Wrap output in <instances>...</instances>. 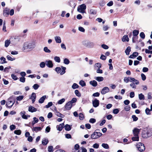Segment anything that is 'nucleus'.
<instances>
[{"mask_svg":"<svg viewBox=\"0 0 152 152\" xmlns=\"http://www.w3.org/2000/svg\"><path fill=\"white\" fill-rule=\"evenodd\" d=\"M82 44L85 46L89 48H92L95 46L94 43L93 42L84 40L82 42Z\"/></svg>","mask_w":152,"mask_h":152,"instance_id":"f257e3e1","label":"nucleus"},{"mask_svg":"<svg viewBox=\"0 0 152 152\" xmlns=\"http://www.w3.org/2000/svg\"><path fill=\"white\" fill-rule=\"evenodd\" d=\"M35 47V44L34 42H32L28 43V42H25L23 45V48L24 49H33Z\"/></svg>","mask_w":152,"mask_h":152,"instance_id":"f03ea898","label":"nucleus"},{"mask_svg":"<svg viewBox=\"0 0 152 152\" xmlns=\"http://www.w3.org/2000/svg\"><path fill=\"white\" fill-rule=\"evenodd\" d=\"M61 68L60 67H56L55 68V71L58 73H60V74L62 75L64 74L65 73V70L66 69V68L65 67L61 66Z\"/></svg>","mask_w":152,"mask_h":152,"instance_id":"7ed1b4c3","label":"nucleus"},{"mask_svg":"<svg viewBox=\"0 0 152 152\" xmlns=\"http://www.w3.org/2000/svg\"><path fill=\"white\" fill-rule=\"evenodd\" d=\"M86 9V6L85 4H83L77 7V10L80 12L83 13H85V10Z\"/></svg>","mask_w":152,"mask_h":152,"instance_id":"20e7f679","label":"nucleus"},{"mask_svg":"<svg viewBox=\"0 0 152 152\" xmlns=\"http://www.w3.org/2000/svg\"><path fill=\"white\" fill-rule=\"evenodd\" d=\"M124 81L125 82L127 83L129 81L132 82V81H136V82L135 83V84L137 85L139 84V82L138 81L135 80L134 78L131 77H125L124 79Z\"/></svg>","mask_w":152,"mask_h":152,"instance_id":"39448f33","label":"nucleus"},{"mask_svg":"<svg viewBox=\"0 0 152 152\" xmlns=\"http://www.w3.org/2000/svg\"><path fill=\"white\" fill-rule=\"evenodd\" d=\"M136 146L137 149L140 152L144 151L145 149L144 145L140 142L138 143Z\"/></svg>","mask_w":152,"mask_h":152,"instance_id":"423d86ee","label":"nucleus"},{"mask_svg":"<svg viewBox=\"0 0 152 152\" xmlns=\"http://www.w3.org/2000/svg\"><path fill=\"white\" fill-rule=\"evenodd\" d=\"M102 135V134L101 133L95 131L91 135V137L93 139H97L101 136Z\"/></svg>","mask_w":152,"mask_h":152,"instance_id":"0eeeda50","label":"nucleus"},{"mask_svg":"<svg viewBox=\"0 0 152 152\" xmlns=\"http://www.w3.org/2000/svg\"><path fill=\"white\" fill-rule=\"evenodd\" d=\"M12 97H10L9 98L7 103L6 104L7 107L10 108L12 107L15 102V100L13 101L12 100Z\"/></svg>","mask_w":152,"mask_h":152,"instance_id":"6e6552de","label":"nucleus"},{"mask_svg":"<svg viewBox=\"0 0 152 152\" xmlns=\"http://www.w3.org/2000/svg\"><path fill=\"white\" fill-rule=\"evenodd\" d=\"M72 104L71 103V102H68L64 106V108L65 109V110H70L72 107Z\"/></svg>","mask_w":152,"mask_h":152,"instance_id":"1a4fd4ad","label":"nucleus"},{"mask_svg":"<svg viewBox=\"0 0 152 152\" xmlns=\"http://www.w3.org/2000/svg\"><path fill=\"white\" fill-rule=\"evenodd\" d=\"M93 106L95 107H98L99 105V101L96 99H95L92 101Z\"/></svg>","mask_w":152,"mask_h":152,"instance_id":"9d476101","label":"nucleus"},{"mask_svg":"<svg viewBox=\"0 0 152 152\" xmlns=\"http://www.w3.org/2000/svg\"><path fill=\"white\" fill-rule=\"evenodd\" d=\"M25 114L26 112L24 111L21 112L20 113V115L22 116V118L24 119H27L28 117H30V115H25Z\"/></svg>","mask_w":152,"mask_h":152,"instance_id":"9b49d317","label":"nucleus"},{"mask_svg":"<svg viewBox=\"0 0 152 152\" xmlns=\"http://www.w3.org/2000/svg\"><path fill=\"white\" fill-rule=\"evenodd\" d=\"M109 91V89L108 87L104 88L102 90L101 93L102 94H104Z\"/></svg>","mask_w":152,"mask_h":152,"instance_id":"f8f14e48","label":"nucleus"},{"mask_svg":"<svg viewBox=\"0 0 152 152\" xmlns=\"http://www.w3.org/2000/svg\"><path fill=\"white\" fill-rule=\"evenodd\" d=\"M46 65L49 68H52L53 66L52 62L51 60H48L45 62Z\"/></svg>","mask_w":152,"mask_h":152,"instance_id":"ddd939ff","label":"nucleus"},{"mask_svg":"<svg viewBox=\"0 0 152 152\" xmlns=\"http://www.w3.org/2000/svg\"><path fill=\"white\" fill-rule=\"evenodd\" d=\"M140 130L138 129L135 128L133 130V133L134 136H138V134L140 132Z\"/></svg>","mask_w":152,"mask_h":152,"instance_id":"4468645a","label":"nucleus"},{"mask_svg":"<svg viewBox=\"0 0 152 152\" xmlns=\"http://www.w3.org/2000/svg\"><path fill=\"white\" fill-rule=\"evenodd\" d=\"M36 97V94L34 93H32L30 99L32 100V103H34L35 101Z\"/></svg>","mask_w":152,"mask_h":152,"instance_id":"2eb2a0df","label":"nucleus"},{"mask_svg":"<svg viewBox=\"0 0 152 152\" xmlns=\"http://www.w3.org/2000/svg\"><path fill=\"white\" fill-rule=\"evenodd\" d=\"M9 9L6 8L3 11V15L4 16H7L9 14Z\"/></svg>","mask_w":152,"mask_h":152,"instance_id":"dca6fc26","label":"nucleus"},{"mask_svg":"<svg viewBox=\"0 0 152 152\" xmlns=\"http://www.w3.org/2000/svg\"><path fill=\"white\" fill-rule=\"evenodd\" d=\"M28 110L30 112L33 113L36 111L37 109L32 106H30L28 108Z\"/></svg>","mask_w":152,"mask_h":152,"instance_id":"f3484780","label":"nucleus"},{"mask_svg":"<svg viewBox=\"0 0 152 152\" xmlns=\"http://www.w3.org/2000/svg\"><path fill=\"white\" fill-rule=\"evenodd\" d=\"M138 55V53L137 52H134L131 55L129 56V58H134L137 56Z\"/></svg>","mask_w":152,"mask_h":152,"instance_id":"a211bd4d","label":"nucleus"},{"mask_svg":"<svg viewBox=\"0 0 152 152\" xmlns=\"http://www.w3.org/2000/svg\"><path fill=\"white\" fill-rule=\"evenodd\" d=\"M42 128L39 127H33L32 129V130L35 131V132H37L38 131H40L41 130Z\"/></svg>","mask_w":152,"mask_h":152,"instance_id":"6ab92c4d","label":"nucleus"},{"mask_svg":"<svg viewBox=\"0 0 152 152\" xmlns=\"http://www.w3.org/2000/svg\"><path fill=\"white\" fill-rule=\"evenodd\" d=\"M54 39L56 43H60L61 42V39L60 37L57 36H55L54 37Z\"/></svg>","mask_w":152,"mask_h":152,"instance_id":"aec40b11","label":"nucleus"},{"mask_svg":"<svg viewBox=\"0 0 152 152\" xmlns=\"http://www.w3.org/2000/svg\"><path fill=\"white\" fill-rule=\"evenodd\" d=\"M129 40V39L127 35H125L124 36L122 39V41L124 42L126 41L128 42Z\"/></svg>","mask_w":152,"mask_h":152,"instance_id":"412c9836","label":"nucleus"},{"mask_svg":"<svg viewBox=\"0 0 152 152\" xmlns=\"http://www.w3.org/2000/svg\"><path fill=\"white\" fill-rule=\"evenodd\" d=\"M46 97V96L45 95L43 96H42L39 99V102L41 104L43 103L44 102Z\"/></svg>","mask_w":152,"mask_h":152,"instance_id":"4be33fe9","label":"nucleus"},{"mask_svg":"<svg viewBox=\"0 0 152 152\" xmlns=\"http://www.w3.org/2000/svg\"><path fill=\"white\" fill-rule=\"evenodd\" d=\"M90 84L94 87H96L97 85V82L95 80L90 81Z\"/></svg>","mask_w":152,"mask_h":152,"instance_id":"5701e85b","label":"nucleus"},{"mask_svg":"<svg viewBox=\"0 0 152 152\" xmlns=\"http://www.w3.org/2000/svg\"><path fill=\"white\" fill-rule=\"evenodd\" d=\"M64 123L60 124L57 127L58 130L59 131H61L64 128Z\"/></svg>","mask_w":152,"mask_h":152,"instance_id":"b1692460","label":"nucleus"},{"mask_svg":"<svg viewBox=\"0 0 152 152\" xmlns=\"http://www.w3.org/2000/svg\"><path fill=\"white\" fill-rule=\"evenodd\" d=\"M6 61V59L3 57H1L0 58V64H3L7 63Z\"/></svg>","mask_w":152,"mask_h":152,"instance_id":"393cba45","label":"nucleus"},{"mask_svg":"<svg viewBox=\"0 0 152 152\" xmlns=\"http://www.w3.org/2000/svg\"><path fill=\"white\" fill-rule=\"evenodd\" d=\"M131 51V48L129 46L127 47L125 50V52L126 55H128L129 54V53Z\"/></svg>","mask_w":152,"mask_h":152,"instance_id":"a878e982","label":"nucleus"},{"mask_svg":"<svg viewBox=\"0 0 152 152\" xmlns=\"http://www.w3.org/2000/svg\"><path fill=\"white\" fill-rule=\"evenodd\" d=\"M95 79L98 82L102 81L104 80L103 77H96Z\"/></svg>","mask_w":152,"mask_h":152,"instance_id":"bb28decb","label":"nucleus"},{"mask_svg":"<svg viewBox=\"0 0 152 152\" xmlns=\"http://www.w3.org/2000/svg\"><path fill=\"white\" fill-rule=\"evenodd\" d=\"M7 59L10 61H13L15 60V58H12V56L8 55L7 56Z\"/></svg>","mask_w":152,"mask_h":152,"instance_id":"cd10ccee","label":"nucleus"},{"mask_svg":"<svg viewBox=\"0 0 152 152\" xmlns=\"http://www.w3.org/2000/svg\"><path fill=\"white\" fill-rule=\"evenodd\" d=\"M48 142V140L47 139H44L42 140V143L44 145H46Z\"/></svg>","mask_w":152,"mask_h":152,"instance_id":"c85d7f7f","label":"nucleus"},{"mask_svg":"<svg viewBox=\"0 0 152 152\" xmlns=\"http://www.w3.org/2000/svg\"><path fill=\"white\" fill-rule=\"evenodd\" d=\"M139 99L141 100H144L145 99V97L144 95L142 94L141 93L138 95Z\"/></svg>","mask_w":152,"mask_h":152,"instance_id":"c756f323","label":"nucleus"},{"mask_svg":"<svg viewBox=\"0 0 152 152\" xmlns=\"http://www.w3.org/2000/svg\"><path fill=\"white\" fill-rule=\"evenodd\" d=\"M65 130L66 131H69L71 129V128L70 126L68 124H66L64 126Z\"/></svg>","mask_w":152,"mask_h":152,"instance_id":"7c9ffc66","label":"nucleus"},{"mask_svg":"<svg viewBox=\"0 0 152 152\" xmlns=\"http://www.w3.org/2000/svg\"><path fill=\"white\" fill-rule=\"evenodd\" d=\"M54 59L55 61L58 63L60 62V59L59 57L57 56H56L54 57Z\"/></svg>","mask_w":152,"mask_h":152,"instance_id":"2f4dec72","label":"nucleus"},{"mask_svg":"<svg viewBox=\"0 0 152 152\" xmlns=\"http://www.w3.org/2000/svg\"><path fill=\"white\" fill-rule=\"evenodd\" d=\"M10 40H7L5 41V46L6 47H7L10 45Z\"/></svg>","mask_w":152,"mask_h":152,"instance_id":"473e14b6","label":"nucleus"},{"mask_svg":"<svg viewBox=\"0 0 152 152\" xmlns=\"http://www.w3.org/2000/svg\"><path fill=\"white\" fill-rule=\"evenodd\" d=\"M151 110H150L148 108H147L145 110V113L147 115H150L151 114V113L150 112L151 111Z\"/></svg>","mask_w":152,"mask_h":152,"instance_id":"72a5a7b5","label":"nucleus"},{"mask_svg":"<svg viewBox=\"0 0 152 152\" xmlns=\"http://www.w3.org/2000/svg\"><path fill=\"white\" fill-rule=\"evenodd\" d=\"M43 50L45 52L47 53H50L51 52V51L47 47L44 48Z\"/></svg>","mask_w":152,"mask_h":152,"instance_id":"f704fd0d","label":"nucleus"},{"mask_svg":"<svg viewBox=\"0 0 152 152\" xmlns=\"http://www.w3.org/2000/svg\"><path fill=\"white\" fill-rule=\"evenodd\" d=\"M79 87V86L76 83H74L72 86V87L73 89H75L78 88Z\"/></svg>","mask_w":152,"mask_h":152,"instance_id":"c9c22d12","label":"nucleus"},{"mask_svg":"<svg viewBox=\"0 0 152 152\" xmlns=\"http://www.w3.org/2000/svg\"><path fill=\"white\" fill-rule=\"evenodd\" d=\"M139 33V31L138 30H134L133 31V36H137Z\"/></svg>","mask_w":152,"mask_h":152,"instance_id":"e433bc0d","label":"nucleus"},{"mask_svg":"<svg viewBox=\"0 0 152 152\" xmlns=\"http://www.w3.org/2000/svg\"><path fill=\"white\" fill-rule=\"evenodd\" d=\"M102 146L105 149H108L109 148L108 145L107 144L103 143L102 145Z\"/></svg>","mask_w":152,"mask_h":152,"instance_id":"4c0bfd02","label":"nucleus"},{"mask_svg":"<svg viewBox=\"0 0 152 152\" xmlns=\"http://www.w3.org/2000/svg\"><path fill=\"white\" fill-rule=\"evenodd\" d=\"M65 101V99L64 98H63L59 100L58 102V104H61L63 103Z\"/></svg>","mask_w":152,"mask_h":152,"instance_id":"58836bf2","label":"nucleus"},{"mask_svg":"<svg viewBox=\"0 0 152 152\" xmlns=\"http://www.w3.org/2000/svg\"><path fill=\"white\" fill-rule=\"evenodd\" d=\"M101 67V64L100 63H98L95 64V67L98 69H100Z\"/></svg>","mask_w":152,"mask_h":152,"instance_id":"ea45409f","label":"nucleus"},{"mask_svg":"<svg viewBox=\"0 0 152 152\" xmlns=\"http://www.w3.org/2000/svg\"><path fill=\"white\" fill-rule=\"evenodd\" d=\"M79 84L82 87L86 85L85 82L83 80H81L80 81Z\"/></svg>","mask_w":152,"mask_h":152,"instance_id":"a19ab883","label":"nucleus"},{"mask_svg":"<svg viewBox=\"0 0 152 152\" xmlns=\"http://www.w3.org/2000/svg\"><path fill=\"white\" fill-rule=\"evenodd\" d=\"M75 92V94L78 97L81 96V94L77 90H76Z\"/></svg>","mask_w":152,"mask_h":152,"instance_id":"79ce46f5","label":"nucleus"},{"mask_svg":"<svg viewBox=\"0 0 152 152\" xmlns=\"http://www.w3.org/2000/svg\"><path fill=\"white\" fill-rule=\"evenodd\" d=\"M48 149L49 152H53V148L52 146H49Z\"/></svg>","mask_w":152,"mask_h":152,"instance_id":"37998d69","label":"nucleus"},{"mask_svg":"<svg viewBox=\"0 0 152 152\" xmlns=\"http://www.w3.org/2000/svg\"><path fill=\"white\" fill-rule=\"evenodd\" d=\"M14 133L15 134L19 135L21 134V131L20 130H15L14 131Z\"/></svg>","mask_w":152,"mask_h":152,"instance_id":"c03bdc74","label":"nucleus"},{"mask_svg":"<svg viewBox=\"0 0 152 152\" xmlns=\"http://www.w3.org/2000/svg\"><path fill=\"white\" fill-rule=\"evenodd\" d=\"M70 62L69 61L67 58H65L64 59V63L66 64H68Z\"/></svg>","mask_w":152,"mask_h":152,"instance_id":"a18cd8bd","label":"nucleus"},{"mask_svg":"<svg viewBox=\"0 0 152 152\" xmlns=\"http://www.w3.org/2000/svg\"><path fill=\"white\" fill-rule=\"evenodd\" d=\"M132 139L134 141H138L139 140V137L138 136H134V137L132 138Z\"/></svg>","mask_w":152,"mask_h":152,"instance_id":"49530a36","label":"nucleus"},{"mask_svg":"<svg viewBox=\"0 0 152 152\" xmlns=\"http://www.w3.org/2000/svg\"><path fill=\"white\" fill-rule=\"evenodd\" d=\"M79 118L80 120H83L84 118L83 115L82 113H80L79 115Z\"/></svg>","mask_w":152,"mask_h":152,"instance_id":"de8ad7c7","label":"nucleus"},{"mask_svg":"<svg viewBox=\"0 0 152 152\" xmlns=\"http://www.w3.org/2000/svg\"><path fill=\"white\" fill-rule=\"evenodd\" d=\"M105 4V1L104 0H101L99 3V5L101 6H104Z\"/></svg>","mask_w":152,"mask_h":152,"instance_id":"09e8293b","label":"nucleus"},{"mask_svg":"<svg viewBox=\"0 0 152 152\" xmlns=\"http://www.w3.org/2000/svg\"><path fill=\"white\" fill-rule=\"evenodd\" d=\"M23 96H20L17 97L16 99L18 101H21L23 99Z\"/></svg>","mask_w":152,"mask_h":152,"instance_id":"8fccbe9b","label":"nucleus"},{"mask_svg":"<svg viewBox=\"0 0 152 152\" xmlns=\"http://www.w3.org/2000/svg\"><path fill=\"white\" fill-rule=\"evenodd\" d=\"M39 86V85L38 84H35L33 85V87L35 90H37Z\"/></svg>","mask_w":152,"mask_h":152,"instance_id":"3c124183","label":"nucleus"},{"mask_svg":"<svg viewBox=\"0 0 152 152\" xmlns=\"http://www.w3.org/2000/svg\"><path fill=\"white\" fill-rule=\"evenodd\" d=\"M132 118L133 119V121H136L138 119V118L134 115L132 116Z\"/></svg>","mask_w":152,"mask_h":152,"instance_id":"603ef678","label":"nucleus"},{"mask_svg":"<svg viewBox=\"0 0 152 152\" xmlns=\"http://www.w3.org/2000/svg\"><path fill=\"white\" fill-rule=\"evenodd\" d=\"M53 105V103L52 102H49L48 103L47 105H46L45 107L46 108H48L52 106Z\"/></svg>","mask_w":152,"mask_h":152,"instance_id":"864d4df0","label":"nucleus"},{"mask_svg":"<svg viewBox=\"0 0 152 152\" xmlns=\"http://www.w3.org/2000/svg\"><path fill=\"white\" fill-rule=\"evenodd\" d=\"M141 75L142 80L143 81L145 80L146 79L145 75L143 73L141 74Z\"/></svg>","mask_w":152,"mask_h":152,"instance_id":"5fc2aeb1","label":"nucleus"},{"mask_svg":"<svg viewBox=\"0 0 152 152\" xmlns=\"http://www.w3.org/2000/svg\"><path fill=\"white\" fill-rule=\"evenodd\" d=\"M45 65V64L44 62H41L40 64V66L41 68H44Z\"/></svg>","mask_w":152,"mask_h":152,"instance_id":"6e6d98bb","label":"nucleus"},{"mask_svg":"<svg viewBox=\"0 0 152 152\" xmlns=\"http://www.w3.org/2000/svg\"><path fill=\"white\" fill-rule=\"evenodd\" d=\"M16 129V126L14 125H12L10 126V129L11 130H12Z\"/></svg>","mask_w":152,"mask_h":152,"instance_id":"4d7b16f0","label":"nucleus"},{"mask_svg":"<svg viewBox=\"0 0 152 152\" xmlns=\"http://www.w3.org/2000/svg\"><path fill=\"white\" fill-rule=\"evenodd\" d=\"M76 101L77 99L76 98H73L72 99L71 101L69 102H71V103L72 104L73 103L76 102Z\"/></svg>","mask_w":152,"mask_h":152,"instance_id":"13d9d810","label":"nucleus"},{"mask_svg":"<svg viewBox=\"0 0 152 152\" xmlns=\"http://www.w3.org/2000/svg\"><path fill=\"white\" fill-rule=\"evenodd\" d=\"M78 30L80 31L83 32H84L85 31V29L82 27H79Z\"/></svg>","mask_w":152,"mask_h":152,"instance_id":"bf43d9fd","label":"nucleus"},{"mask_svg":"<svg viewBox=\"0 0 152 152\" xmlns=\"http://www.w3.org/2000/svg\"><path fill=\"white\" fill-rule=\"evenodd\" d=\"M119 112V110L118 109H115L113 110V112L114 114H117Z\"/></svg>","mask_w":152,"mask_h":152,"instance_id":"052dcab7","label":"nucleus"},{"mask_svg":"<svg viewBox=\"0 0 152 152\" xmlns=\"http://www.w3.org/2000/svg\"><path fill=\"white\" fill-rule=\"evenodd\" d=\"M140 37L142 39H144L145 38V35L143 32L140 33Z\"/></svg>","mask_w":152,"mask_h":152,"instance_id":"680f3d73","label":"nucleus"},{"mask_svg":"<svg viewBox=\"0 0 152 152\" xmlns=\"http://www.w3.org/2000/svg\"><path fill=\"white\" fill-rule=\"evenodd\" d=\"M138 39V37L137 36H133L132 38V42H135V40Z\"/></svg>","mask_w":152,"mask_h":152,"instance_id":"e2e57ef3","label":"nucleus"},{"mask_svg":"<svg viewBox=\"0 0 152 152\" xmlns=\"http://www.w3.org/2000/svg\"><path fill=\"white\" fill-rule=\"evenodd\" d=\"M96 119L93 118H91L89 121L90 123L93 124L94 123L96 122Z\"/></svg>","mask_w":152,"mask_h":152,"instance_id":"0e129e2a","label":"nucleus"},{"mask_svg":"<svg viewBox=\"0 0 152 152\" xmlns=\"http://www.w3.org/2000/svg\"><path fill=\"white\" fill-rule=\"evenodd\" d=\"M102 47L105 49H107L108 48V47L106 45L104 44H102L101 45Z\"/></svg>","mask_w":152,"mask_h":152,"instance_id":"69168bd1","label":"nucleus"},{"mask_svg":"<svg viewBox=\"0 0 152 152\" xmlns=\"http://www.w3.org/2000/svg\"><path fill=\"white\" fill-rule=\"evenodd\" d=\"M99 145L97 143H95L93 145V147L95 148H98L99 147Z\"/></svg>","mask_w":152,"mask_h":152,"instance_id":"338daca9","label":"nucleus"},{"mask_svg":"<svg viewBox=\"0 0 152 152\" xmlns=\"http://www.w3.org/2000/svg\"><path fill=\"white\" fill-rule=\"evenodd\" d=\"M134 92H131L130 93V97L131 98L134 97Z\"/></svg>","mask_w":152,"mask_h":152,"instance_id":"774afa93","label":"nucleus"}]
</instances>
